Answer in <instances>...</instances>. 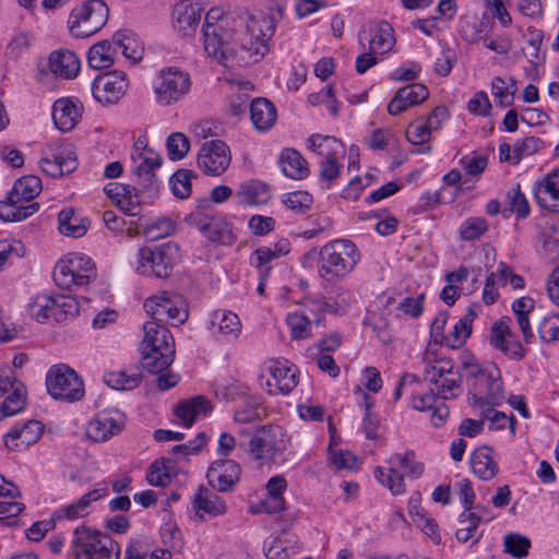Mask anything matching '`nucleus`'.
Instances as JSON below:
<instances>
[{
    "label": "nucleus",
    "instance_id": "nucleus-27",
    "mask_svg": "<svg viewBox=\"0 0 559 559\" xmlns=\"http://www.w3.org/2000/svg\"><path fill=\"white\" fill-rule=\"evenodd\" d=\"M238 445L255 460L270 461L276 453L275 439L265 430L259 431L249 439H239Z\"/></svg>",
    "mask_w": 559,
    "mask_h": 559
},
{
    "label": "nucleus",
    "instance_id": "nucleus-28",
    "mask_svg": "<svg viewBox=\"0 0 559 559\" xmlns=\"http://www.w3.org/2000/svg\"><path fill=\"white\" fill-rule=\"evenodd\" d=\"M272 197L271 188L261 180H247L242 182L236 193L238 203L243 205L266 204Z\"/></svg>",
    "mask_w": 559,
    "mask_h": 559
},
{
    "label": "nucleus",
    "instance_id": "nucleus-5",
    "mask_svg": "<svg viewBox=\"0 0 559 559\" xmlns=\"http://www.w3.org/2000/svg\"><path fill=\"white\" fill-rule=\"evenodd\" d=\"M71 551L75 559H119L120 547L110 535L90 526L73 532Z\"/></svg>",
    "mask_w": 559,
    "mask_h": 559
},
{
    "label": "nucleus",
    "instance_id": "nucleus-20",
    "mask_svg": "<svg viewBox=\"0 0 559 559\" xmlns=\"http://www.w3.org/2000/svg\"><path fill=\"white\" fill-rule=\"evenodd\" d=\"M270 378L266 380L271 395L288 394L298 383L297 368L287 360H273L269 366Z\"/></svg>",
    "mask_w": 559,
    "mask_h": 559
},
{
    "label": "nucleus",
    "instance_id": "nucleus-19",
    "mask_svg": "<svg viewBox=\"0 0 559 559\" xmlns=\"http://www.w3.org/2000/svg\"><path fill=\"white\" fill-rule=\"evenodd\" d=\"M241 468L233 460L213 462L206 472L209 485L219 492H230L239 481Z\"/></svg>",
    "mask_w": 559,
    "mask_h": 559
},
{
    "label": "nucleus",
    "instance_id": "nucleus-7",
    "mask_svg": "<svg viewBox=\"0 0 559 559\" xmlns=\"http://www.w3.org/2000/svg\"><path fill=\"white\" fill-rule=\"evenodd\" d=\"M109 16L108 5L103 0H85L70 12L68 28L75 38H86L103 28Z\"/></svg>",
    "mask_w": 559,
    "mask_h": 559
},
{
    "label": "nucleus",
    "instance_id": "nucleus-3",
    "mask_svg": "<svg viewBox=\"0 0 559 559\" xmlns=\"http://www.w3.org/2000/svg\"><path fill=\"white\" fill-rule=\"evenodd\" d=\"M317 255L318 274L326 283H337L354 272L360 261L361 254L357 246L349 239L331 240L320 248Z\"/></svg>",
    "mask_w": 559,
    "mask_h": 559
},
{
    "label": "nucleus",
    "instance_id": "nucleus-52",
    "mask_svg": "<svg viewBox=\"0 0 559 559\" xmlns=\"http://www.w3.org/2000/svg\"><path fill=\"white\" fill-rule=\"evenodd\" d=\"M141 372L134 371L127 373L126 371L106 372L104 376L105 383L115 390H132L141 382Z\"/></svg>",
    "mask_w": 559,
    "mask_h": 559
},
{
    "label": "nucleus",
    "instance_id": "nucleus-30",
    "mask_svg": "<svg viewBox=\"0 0 559 559\" xmlns=\"http://www.w3.org/2000/svg\"><path fill=\"white\" fill-rule=\"evenodd\" d=\"M307 145L322 159L342 158L345 155L344 144L334 136L311 134L307 140Z\"/></svg>",
    "mask_w": 559,
    "mask_h": 559
},
{
    "label": "nucleus",
    "instance_id": "nucleus-29",
    "mask_svg": "<svg viewBox=\"0 0 559 559\" xmlns=\"http://www.w3.org/2000/svg\"><path fill=\"white\" fill-rule=\"evenodd\" d=\"M277 118L275 105L266 98H255L250 105V119L260 132L270 130Z\"/></svg>",
    "mask_w": 559,
    "mask_h": 559
},
{
    "label": "nucleus",
    "instance_id": "nucleus-64",
    "mask_svg": "<svg viewBox=\"0 0 559 559\" xmlns=\"http://www.w3.org/2000/svg\"><path fill=\"white\" fill-rule=\"evenodd\" d=\"M538 335L545 343L559 341V314L545 317L538 325Z\"/></svg>",
    "mask_w": 559,
    "mask_h": 559
},
{
    "label": "nucleus",
    "instance_id": "nucleus-21",
    "mask_svg": "<svg viewBox=\"0 0 559 559\" xmlns=\"http://www.w3.org/2000/svg\"><path fill=\"white\" fill-rule=\"evenodd\" d=\"M533 193L540 207L559 214V168L551 170L540 180L535 181Z\"/></svg>",
    "mask_w": 559,
    "mask_h": 559
},
{
    "label": "nucleus",
    "instance_id": "nucleus-38",
    "mask_svg": "<svg viewBox=\"0 0 559 559\" xmlns=\"http://www.w3.org/2000/svg\"><path fill=\"white\" fill-rule=\"evenodd\" d=\"M58 229L68 237L79 238L85 235L90 221L78 214L73 209H63L58 215Z\"/></svg>",
    "mask_w": 559,
    "mask_h": 559
},
{
    "label": "nucleus",
    "instance_id": "nucleus-54",
    "mask_svg": "<svg viewBox=\"0 0 559 559\" xmlns=\"http://www.w3.org/2000/svg\"><path fill=\"white\" fill-rule=\"evenodd\" d=\"M480 518L471 511H463L459 516L460 527L455 532V537L460 543H466L475 536L479 526Z\"/></svg>",
    "mask_w": 559,
    "mask_h": 559
},
{
    "label": "nucleus",
    "instance_id": "nucleus-41",
    "mask_svg": "<svg viewBox=\"0 0 559 559\" xmlns=\"http://www.w3.org/2000/svg\"><path fill=\"white\" fill-rule=\"evenodd\" d=\"M286 323L290 330L293 340H304L311 335V326L322 324V316L311 318L307 311L288 313Z\"/></svg>",
    "mask_w": 559,
    "mask_h": 559
},
{
    "label": "nucleus",
    "instance_id": "nucleus-25",
    "mask_svg": "<svg viewBox=\"0 0 559 559\" xmlns=\"http://www.w3.org/2000/svg\"><path fill=\"white\" fill-rule=\"evenodd\" d=\"M107 495L108 487L105 484H98L97 488L86 492L76 501L56 510L53 519L76 520L83 518L90 513V506L92 502H95Z\"/></svg>",
    "mask_w": 559,
    "mask_h": 559
},
{
    "label": "nucleus",
    "instance_id": "nucleus-58",
    "mask_svg": "<svg viewBox=\"0 0 559 559\" xmlns=\"http://www.w3.org/2000/svg\"><path fill=\"white\" fill-rule=\"evenodd\" d=\"M503 546L506 552L521 559L528 555L531 540L519 533H509L504 536Z\"/></svg>",
    "mask_w": 559,
    "mask_h": 559
},
{
    "label": "nucleus",
    "instance_id": "nucleus-51",
    "mask_svg": "<svg viewBox=\"0 0 559 559\" xmlns=\"http://www.w3.org/2000/svg\"><path fill=\"white\" fill-rule=\"evenodd\" d=\"M70 261L67 255L59 260L53 269V281L58 287L61 289L72 290L75 288H80L79 286V275L75 271H71L69 266Z\"/></svg>",
    "mask_w": 559,
    "mask_h": 559
},
{
    "label": "nucleus",
    "instance_id": "nucleus-12",
    "mask_svg": "<svg viewBox=\"0 0 559 559\" xmlns=\"http://www.w3.org/2000/svg\"><path fill=\"white\" fill-rule=\"evenodd\" d=\"M26 403V391L16 379L14 371L7 368L0 371V420L20 413Z\"/></svg>",
    "mask_w": 559,
    "mask_h": 559
},
{
    "label": "nucleus",
    "instance_id": "nucleus-48",
    "mask_svg": "<svg viewBox=\"0 0 559 559\" xmlns=\"http://www.w3.org/2000/svg\"><path fill=\"white\" fill-rule=\"evenodd\" d=\"M290 251V243L286 238H282L273 247L258 248L251 258V263L255 267H262L274 259L286 255Z\"/></svg>",
    "mask_w": 559,
    "mask_h": 559
},
{
    "label": "nucleus",
    "instance_id": "nucleus-4",
    "mask_svg": "<svg viewBox=\"0 0 559 559\" xmlns=\"http://www.w3.org/2000/svg\"><path fill=\"white\" fill-rule=\"evenodd\" d=\"M421 364L423 379L435 386L442 400L455 399L462 392V376L455 370L452 359L438 357L429 347L425 350Z\"/></svg>",
    "mask_w": 559,
    "mask_h": 559
},
{
    "label": "nucleus",
    "instance_id": "nucleus-53",
    "mask_svg": "<svg viewBox=\"0 0 559 559\" xmlns=\"http://www.w3.org/2000/svg\"><path fill=\"white\" fill-rule=\"evenodd\" d=\"M515 91L516 86L513 79H510V84L500 76L493 78L491 82V94L501 107H508L513 104Z\"/></svg>",
    "mask_w": 559,
    "mask_h": 559
},
{
    "label": "nucleus",
    "instance_id": "nucleus-47",
    "mask_svg": "<svg viewBox=\"0 0 559 559\" xmlns=\"http://www.w3.org/2000/svg\"><path fill=\"white\" fill-rule=\"evenodd\" d=\"M70 261V272L79 275V286H85L97 276L96 267L92 259L83 253L72 252L67 255Z\"/></svg>",
    "mask_w": 559,
    "mask_h": 559
},
{
    "label": "nucleus",
    "instance_id": "nucleus-31",
    "mask_svg": "<svg viewBox=\"0 0 559 559\" xmlns=\"http://www.w3.org/2000/svg\"><path fill=\"white\" fill-rule=\"evenodd\" d=\"M278 165L282 173L294 180L305 179L310 173L307 160L294 148H284L282 151Z\"/></svg>",
    "mask_w": 559,
    "mask_h": 559
},
{
    "label": "nucleus",
    "instance_id": "nucleus-26",
    "mask_svg": "<svg viewBox=\"0 0 559 559\" xmlns=\"http://www.w3.org/2000/svg\"><path fill=\"white\" fill-rule=\"evenodd\" d=\"M144 338L141 344V348H159L164 346V350L167 353L162 355V358L167 361L171 356V346L175 344L174 337L170 331L163 324L154 320L145 322L143 325Z\"/></svg>",
    "mask_w": 559,
    "mask_h": 559
},
{
    "label": "nucleus",
    "instance_id": "nucleus-13",
    "mask_svg": "<svg viewBox=\"0 0 559 559\" xmlns=\"http://www.w3.org/2000/svg\"><path fill=\"white\" fill-rule=\"evenodd\" d=\"M144 308L152 316V320L158 323L169 322L176 326L182 324L189 316L180 298H170L166 292L147 298Z\"/></svg>",
    "mask_w": 559,
    "mask_h": 559
},
{
    "label": "nucleus",
    "instance_id": "nucleus-60",
    "mask_svg": "<svg viewBox=\"0 0 559 559\" xmlns=\"http://www.w3.org/2000/svg\"><path fill=\"white\" fill-rule=\"evenodd\" d=\"M166 148L170 159L180 160L190 150L189 139L181 132H174L167 138Z\"/></svg>",
    "mask_w": 559,
    "mask_h": 559
},
{
    "label": "nucleus",
    "instance_id": "nucleus-6",
    "mask_svg": "<svg viewBox=\"0 0 559 559\" xmlns=\"http://www.w3.org/2000/svg\"><path fill=\"white\" fill-rule=\"evenodd\" d=\"M179 251L173 241L140 248L136 271L144 276L168 278L180 258Z\"/></svg>",
    "mask_w": 559,
    "mask_h": 559
},
{
    "label": "nucleus",
    "instance_id": "nucleus-45",
    "mask_svg": "<svg viewBox=\"0 0 559 559\" xmlns=\"http://www.w3.org/2000/svg\"><path fill=\"white\" fill-rule=\"evenodd\" d=\"M217 320V336L223 341H234L241 333V322L238 316L231 311H216L214 313Z\"/></svg>",
    "mask_w": 559,
    "mask_h": 559
},
{
    "label": "nucleus",
    "instance_id": "nucleus-23",
    "mask_svg": "<svg viewBox=\"0 0 559 559\" xmlns=\"http://www.w3.org/2000/svg\"><path fill=\"white\" fill-rule=\"evenodd\" d=\"M44 431V425L35 419L15 423L4 435L3 440L9 450H15L20 445L28 447L39 440Z\"/></svg>",
    "mask_w": 559,
    "mask_h": 559
},
{
    "label": "nucleus",
    "instance_id": "nucleus-40",
    "mask_svg": "<svg viewBox=\"0 0 559 559\" xmlns=\"http://www.w3.org/2000/svg\"><path fill=\"white\" fill-rule=\"evenodd\" d=\"M38 209V203L22 204L9 193L7 200L0 201V219L20 222L33 215Z\"/></svg>",
    "mask_w": 559,
    "mask_h": 559
},
{
    "label": "nucleus",
    "instance_id": "nucleus-36",
    "mask_svg": "<svg viewBox=\"0 0 559 559\" xmlns=\"http://www.w3.org/2000/svg\"><path fill=\"white\" fill-rule=\"evenodd\" d=\"M369 50L377 53L390 51L395 43L394 31L386 21L374 22L370 28Z\"/></svg>",
    "mask_w": 559,
    "mask_h": 559
},
{
    "label": "nucleus",
    "instance_id": "nucleus-35",
    "mask_svg": "<svg viewBox=\"0 0 559 559\" xmlns=\"http://www.w3.org/2000/svg\"><path fill=\"white\" fill-rule=\"evenodd\" d=\"M211 411V402L206 397L199 395L179 403L175 414L189 428L198 416H205Z\"/></svg>",
    "mask_w": 559,
    "mask_h": 559
},
{
    "label": "nucleus",
    "instance_id": "nucleus-18",
    "mask_svg": "<svg viewBox=\"0 0 559 559\" xmlns=\"http://www.w3.org/2000/svg\"><path fill=\"white\" fill-rule=\"evenodd\" d=\"M202 12L200 0H181L176 3L171 12L175 31L181 36L193 35L200 24Z\"/></svg>",
    "mask_w": 559,
    "mask_h": 559
},
{
    "label": "nucleus",
    "instance_id": "nucleus-10",
    "mask_svg": "<svg viewBox=\"0 0 559 559\" xmlns=\"http://www.w3.org/2000/svg\"><path fill=\"white\" fill-rule=\"evenodd\" d=\"M190 86V76L187 72L177 68L163 69L154 83L156 100L162 106H169L187 95Z\"/></svg>",
    "mask_w": 559,
    "mask_h": 559
},
{
    "label": "nucleus",
    "instance_id": "nucleus-43",
    "mask_svg": "<svg viewBox=\"0 0 559 559\" xmlns=\"http://www.w3.org/2000/svg\"><path fill=\"white\" fill-rule=\"evenodd\" d=\"M116 48L112 40H102L93 45L87 53V62L92 69L103 70L115 62Z\"/></svg>",
    "mask_w": 559,
    "mask_h": 559
},
{
    "label": "nucleus",
    "instance_id": "nucleus-15",
    "mask_svg": "<svg viewBox=\"0 0 559 559\" xmlns=\"http://www.w3.org/2000/svg\"><path fill=\"white\" fill-rule=\"evenodd\" d=\"M231 160L229 147L221 140L205 142L198 154V166L204 174L219 176Z\"/></svg>",
    "mask_w": 559,
    "mask_h": 559
},
{
    "label": "nucleus",
    "instance_id": "nucleus-56",
    "mask_svg": "<svg viewBox=\"0 0 559 559\" xmlns=\"http://www.w3.org/2000/svg\"><path fill=\"white\" fill-rule=\"evenodd\" d=\"M472 319L468 317H464L460 319L453 326L451 333L444 337L445 346L450 348H459L461 347L472 332Z\"/></svg>",
    "mask_w": 559,
    "mask_h": 559
},
{
    "label": "nucleus",
    "instance_id": "nucleus-17",
    "mask_svg": "<svg viewBox=\"0 0 559 559\" xmlns=\"http://www.w3.org/2000/svg\"><path fill=\"white\" fill-rule=\"evenodd\" d=\"M128 80L121 71L97 75L92 83V94L102 104H115L126 93Z\"/></svg>",
    "mask_w": 559,
    "mask_h": 559
},
{
    "label": "nucleus",
    "instance_id": "nucleus-57",
    "mask_svg": "<svg viewBox=\"0 0 559 559\" xmlns=\"http://www.w3.org/2000/svg\"><path fill=\"white\" fill-rule=\"evenodd\" d=\"M194 174L190 169H179L169 179L175 197L186 199L191 194V180Z\"/></svg>",
    "mask_w": 559,
    "mask_h": 559
},
{
    "label": "nucleus",
    "instance_id": "nucleus-9",
    "mask_svg": "<svg viewBox=\"0 0 559 559\" xmlns=\"http://www.w3.org/2000/svg\"><path fill=\"white\" fill-rule=\"evenodd\" d=\"M388 463L390 465L388 468L380 466L374 468V477L394 495L404 491V477L397 467L404 469L405 475L412 478H418L424 473V464L415 461V454L412 451L405 454L395 453Z\"/></svg>",
    "mask_w": 559,
    "mask_h": 559
},
{
    "label": "nucleus",
    "instance_id": "nucleus-22",
    "mask_svg": "<svg viewBox=\"0 0 559 559\" xmlns=\"http://www.w3.org/2000/svg\"><path fill=\"white\" fill-rule=\"evenodd\" d=\"M429 97L428 88L420 83H412L400 87L388 104V112L397 116L409 107L425 102Z\"/></svg>",
    "mask_w": 559,
    "mask_h": 559
},
{
    "label": "nucleus",
    "instance_id": "nucleus-59",
    "mask_svg": "<svg viewBox=\"0 0 559 559\" xmlns=\"http://www.w3.org/2000/svg\"><path fill=\"white\" fill-rule=\"evenodd\" d=\"M488 230V223L484 217H469L460 226V237L464 241L480 238Z\"/></svg>",
    "mask_w": 559,
    "mask_h": 559
},
{
    "label": "nucleus",
    "instance_id": "nucleus-55",
    "mask_svg": "<svg viewBox=\"0 0 559 559\" xmlns=\"http://www.w3.org/2000/svg\"><path fill=\"white\" fill-rule=\"evenodd\" d=\"M478 403L483 411L484 418L491 423L490 429L502 430L508 425H510L512 431H514L513 415L508 416L502 412L496 411L495 408L488 406V403L484 399H479Z\"/></svg>",
    "mask_w": 559,
    "mask_h": 559
},
{
    "label": "nucleus",
    "instance_id": "nucleus-37",
    "mask_svg": "<svg viewBox=\"0 0 559 559\" xmlns=\"http://www.w3.org/2000/svg\"><path fill=\"white\" fill-rule=\"evenodd\" d=\"M112 43L116 51L120 50L123 57L133 64L142 59L143 47L132 31H117L112 36Z\"/></svg>",
    "mask_w": 559,
    "mask_h": 559
},
{
    "label": "nucleus",
    "instance_id": "nucleus-62",
    "mask_svg": "<svg viewBox=\"0 0 559 559\" xmlns=\"http://www.w3.org/2000/svg\"><path fill=\"white\" fill-rule=\"evenodd\" d=\"M24 254L25 247L21 241H0V271H2L5 265L22 258Z\"/></svg>",
    "mask_w": 559,
    "mask_h": 559
},
{
    "label": "nucleus",
    "instance_id": "nucleus-61",
    "mask_svg": "<svg viewBox=\"0 0 559 559\" xmlns=\"http://www.w3.org/2000/svg\"><path fill=\"white\" fill-rule=\"evenodd\" d=\"M52 296L40 295L37 296L29 305V314L39 323H45L52 319Z\"/></svg>",
    "mask_w": 559,
    "mask_h": 559
},
{
    "label": "nucleus",
    "instance_id": "nucleus-11",
    "mask_svg": "<svg viewBox=\"0 0 559 559\" xmlns=\"http://www.w3.org/2000/svg\"><path fill=\"white\" fill-rule=\"evenodd\" d=\"M46 175L57 178L73 173L78 167V157L71 143L62 142L50 145L39 160Z\"/></svg>",
    "mask_w": 559,
    "mask_h": 559
},
{
    "label": "nucleus",
    "instance_id": "nucleus-14",
    "mask_svg": "<svg viewBox=\"0 0 559 559\" xmlns=\"http://www.w3.org/2000/svg\"><path fill=\"white\" fill-rule=\"evenodd\" d=\"M189 223L211 242L219 246H233L236 235L230 223L222 216H210L197 213L190 216Z\"/></svg>",
    "mask_w": 559,
    "mask_h": 559
},
{
    "label": "nucleus",
    "instance_id": "nucleus-16",
    "mask_svg": "<svg viewBox=\"0 0 559 559\" xmlns=\"http://www.w3.org/2000/svg\"><path fill=\"white\" fill-rule=\"evenodd\" d=\"M126 424L124 415L116 409H104L98 412L90 420L86 433L90 439L96 442H105L112 436L119 433Z\"/></svg>",
    "mask_w": 559,
    "mask_h": 559
},
{
    "label": "nucleus",
    "instance_id": "nucleus-44",
    "mask_svg": "<svg viewBox=\"0 0 559 559\" xmlns=\"http://www.w3.org/2000/svg\"><path fill=\"white\" fill-rule=\"evenodd\" d=\"M142 353V367L150 373L158 374L167 370L175 359V344L171 346V356L164 361L160 354H166L164 350V346L159 348L151 347V348H141Z\"/></svg>",
    "mask_w": 559,
    "mask_h": 559
},
{
    "label": "nucleus",
    "instance_id": "nucleus-50",
    "mask_svg": "<svg viewBox=\"0 0 559 559\" xmlns=\"http://www.w3.org/2000/svg\"><path fill=\"white\" fill-rule=\"evenodd\" d=\"M264 414L265 408L261 401L258 397H249L235 411L234 419L239 424H249L260 420Z\"/></svg>",
    "mask_w": 559,
    "mask_h": 559
},
{
    "label": "nucleus",
    "instance_id": "nucleus-32",
    "mask_svg": "<svg viewBox=\"0 0 559 559\" xmlns=\"http://www.w3.org/2000/svg\"><path fill=\"white\" fill-rule=\"evenodd\" d=\"M81 62L70 50H57L49 57V69L60 78L73 79L80 71Z\"/></svg>",
    "mask_w": 559,
    "mask_h": 559
},
{
    "label": "nucleus",
    "instance_id": "nucleus-46",
    "mask_svg": "<svg viewBox=\"0 0 559 559\" xmlns=\"http://www.w3.org/2000/svg\"><path fill=\"white\" fill-rule=\"evenodd\" d=\"M52 320L60 323L74 319L80 313L78 299L70 295L52 296Z\"/></svg>",
    "mask_w": 559,
    "mask_h": 559
},
{
    "label": "nucleus",
    "instance_id": "nucleus-42",
    "mask_svg": "<svg viewBox=\"0 0 559 559\" xmlns=\"http://www.w3.org/2000/svg\"><path fill=\"white\" fill-rule=\"evenodd\" d=\"M41 189L40 178L35 175H27L15 180L9 193L22 204H29L33 203L32 201L40 193Z\"/></svg>",
    "mask_w": 559,
    "mask_h": 559
},
{
    "label": "nucleus",
    "instance_id": "nucleus-1",
    "mask_svg": "<svg viewBox=\"0 0 559 559\" xmlns=\"http://www.w3.org/2000/svg\"><path fill=\"white\" fill-rule=\"evenodd\" d=\"M249 43H238L234 25L202 26L204 50L218 63L228 66L235 59L258 62L269 52V40L275 33L273 19L264 16L253 22Z\"/></svg>",
    "mask_w": 559,
    "mask_h": 559
},
{
    "label": "nucleus",
    "instance_id": "nucleus-39",
    "mask_svg": "<svg viewBox=\"0 0 559 559\" xmlns=\"http://www.w3.org/2000/svg\"><path fill=\"white\" fill-rule=\"evenodd\" d=\"M193 509L203 511L211 516H218L226 512L225 501L218 497L213 490L200 486L193 498Z\"/></svg>",
    "mask_w": 559,
    "mask_h": 559
},
{
    "label": "nucleus",
    "instance_id": "nucleus-33",
    "mask_svg": "<svg viewBox=\"0 0 559 559\" xmlns=\"http://www.w3.org/2000/svg\"><path fill=\"white\" fill-rule=\"evenodd\" d=\"M81 118L80 110L69 98H59L52 106V119L58 129L70 131Z\"/></svg>",
    "mask_w": 559,
    "mask_h": 559
},
{
    "label": "nucleus",
    "instance_id": "nucleus-63",
    "mask_svg": "<svg viewBox=\"0 0 559 559\" xmlns=\"http://www.w3.org/2000/svg\"><path fill=\"white\" fill-rule=\"evenodd\" d=\"M282 201L289 210L297 214H304L313 202L312 195L306 191L286 193L283 195Z\"/></svg>",
    "mask_w": 559,
    "mask_h": 559
},
{
    "label": "nucleus",
    "instance_id": "nucleus-34",
    "mask_svg": "<svg viewBox=\"0 0 559 559\" xmlns=\"http://www.w3.org/2000/svg\"><path fill=\"white\" fill-rule=\"evenodd\" d=\"M491 453L492 449L490 447L483 445L477 448L471 456L473 473L481 480H490L499 472L498 464Z\"/></svg>",
    "mask_w": 559,
    "mask_h": 559
},
{
    "label": "nucleus",
    "instance_id": "nucleus-24",
    "mask_svg": "<svg viewBox=\"0 0 559 559\" xmlns=\"http://www.w3.org/2000/svg\"><path fill=\"white\" fill-rule=\"evenodd\" d=\"M510 318L503 317L495 322L490 330V344L501 350L512 360L520 361L524 359L526 349L518 340H503V335L509 333Z\"/></svg>",
    "mask_w": 559,
    "mask_h": 559
},
{
    "label": "nucleus",
    "instance_id": "nucleus-49",
    "mask_svg": "<svg viewBox=\"0 0 559 559\" xmlns=\"http://www.w3.org/2000/svg\"><path fill=\"white\" fill-rule=\"evenodd\" d=\"M175 464L176 460L173 457H162L154 461L146 476L148 484L159 487L166 486L171 478V471Z\"/></svg>",
    "mask_w": 559,
    "mask_h": 559
},
{
    "label": "nucleus",
    "instance_id": "nucleus-8",
    "mask_svg": "<svg viewBox=\"0 0 559 559\" xmlns=\"http://www.w3.org/2000/svg\"><path fill=\"white\" fill-rule=\"evenodd\" d=\"M47 392L52 399L73 403L85 394L83 379L68 365L52 366L46 374Z\"/></svg>",
    "mask_w": 559,
    "mask_h": 559
},
{
    "label": "nucleus",
    "instance_id": "nucleus-2",
    "mask_svg": "<svg viewBox=\"0 0 559 559\" xmlns=\"http://www.w3.org/2000/svg\"><path fill=\"white\" fill-rule=\"evenodd\" d=\"M134 183L138 186L108 183L104 191L110 198H117L119 202L123 199L129 205H138V190L147 193L148 198H155L160 188V180L156 175V169L162 166L163 158L153 150L144 148L142 152L134 146L132 152Z\"/></svg>",
    "mask_w": 559,
    "mask_h": 559
}]
</instances>
